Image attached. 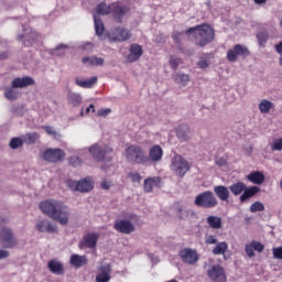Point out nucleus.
<instances>
[{"instance_id": "obj_53", "label": "nucleus", "mask_w": 282, "mask_h": 282, "mask_svg": "<svg viewBox=\"0 0 282 282\" xmlns=\"http://www.w3.org/2000/svg\"><path fill=\"white\" fill-rule=\"evenodd\" d=\"M273 257H274V259L282 260V247H278V248L273 249Z\"/></svg>"}, {"instance_id": "obj_6", "label": "nucleus", "mask_w": 282, "mask_h": 282, "mask_svg": "<svg viewBox=\"0 0 282 282\" xmlns=\"http://www.w3.org/2000/svg\"><path fill=\"white\" fill-rule=\"evenodd\" d=\"M170 169L176 177H184L191 171V163L184 156L175 154L171 161Z\"/></svg>"}, {"instance_id": "obj_3", "label": "nucleus", "mask_w": 282, "mask_h": 282, "mask_svg": "<svg viewBox=\"0 0 282 282\" xmlns=\"http://www.w3.org/2000/svg\"><path fill=\"white\" fill-rule=\"evenodd\" d=\"M131 9L127 6H123L120 2H112L111 4H107V2H100L96 7L97 14H101L102 17L107 14H112L113 20L116 23H122V19H124V14Z\"/></svg>"}, {"instance_id": "obj_27", "label": "nucleus", "mask_w": 282, "mask_h": 282, "mask_svg": "<svg viewBox=\"0 0 282 282\" xmlns=\"http://www.w3.org/2000/svg\"><path fill=\"white\" fill-rule=\"evenodd\" d=\"M175 213H176V217L181 221H184V220L188 219V217H194V215H195V212H193L191 209H186L182 205H176Z\"/></svg>"}, {"instance_id": "obj_18", "label": "nucleus", "mask_w": 282, "mask_h": 282, "mask_svg": "<svg viewBox=\"0 0 282 282\" xmlns=\"http://www.w3.org/2000/svg\"><path fill=\"white\" fill-rule=\"evenodd\" d=\"M34 85V79L30 76L17 77L11 82L13 89H23V87H30Z\"/></svg>"}, {"instance_id": "obj_2", "label": "nucleus", "mask_w": 282, "mask_h": 282, "mask_svg": "<svg viewBox=\"0 0 282 282\" xmlns=\"http://www.w3.org/2000/svg\"><path fill=\"white\" fill-rule=\"evenodd\" d=\"M185 34H193L195 45L198 47H206L215 41V29L206 23L187 29Z\"/></svg>"}, {"instance_id": "obj_9", "label": "nucleus", "mask_w": 282, "mask_h": 282, "mask_svg": "<svg viewBox=\"0 0 282 282\" xmlns=\"http://www.w3.org/2000/svg\"><path fill=\"white\" fill-rule=\"evenodd\" d=\"M108 36L110 41L124 43V41H129V39H131L133 34L131 33V31L127 30L126 28L117 26V28H113L108 33Z\"/></svg>"}, {"instance_id": "obj_56", "label": "nucleus", "mask_w": 282, "mask_h": 282, "mask_svg": "<svg viewBox=\"0 0 282 282\" xmlns=\"http://www.w3.org/2000/svg\"><path fill=\"white\" fill-rule=\"evenodd\" d=\"M275 52L282 56V41L278 44H275Z\"/></svg>"}, {"instance_id": "obj_15", "label": "nucleus", "mask_w": 282, "mask_h": 282, "mask_svg": "<svg viewBox=\"0 0 282 282\" xmlns=\"http://www.w3.org/2000/svg\"><path fill=\"white\" fill-rule=\"evenodd\" d=\"M98 239H100V234H96V232L87 234L79 241L80 250H83V248H88L89 250H94V248H96V246L98 245Z\"/></svg>"}, {"instance_id": "obj_17", "label": "nucleus", "mask_w": 282, "mask_h": 282, "mask_svg": "<svg viewBox=\"0 0 282 282\" xmlns=\"http://www.w3.org/2000/svg\"><path fill=\"white\" fill-rule=\"evenodd\" d=\"M162 158H164V150H162V147L158 144L152 145L147 155L148 162L156 164V162H162Z\"/></svg>"}, {"instance_id": "obj_40", "label": "nucleus", "mask_w": 282, "mask_h": 282, "mask_svg": "<svg viewBox=\"0 0 282 282\" xmlns=\"http://www.w3.org/2000/svg\"><path fill=\"white\" fill-rule=\"evenodd\" d=\"M228 250V242L223 241L217 243V246L213 249V254H226Z\"/></svg>"}, {"instance_id": "obj_64", "label": "nucleus", "mask_w": 282, "mask_h": 282, "mask_svg": "<svg viewBox=\"0 0 282 282\" xmlns=\"http://www.w3.org/2000/svg\"><path fill=\"white\" fill-rule=\"evenodd\" d=\"M24 45L29 46L30 44H26V43L24 42Z\"/></svg>"}, {"instance_id": "obj_14", "label": "nucleus", "mask_w": 282, "mask_h": 282, "mask_svg": "<svg viewBox=\"0 0 282 282\" xmlns=\"http://www.w3.org/2000/svg\"><path fill=\"white\" fill-rule=\"evenodd\" d=\"M113 228L117 232L121 235H131V232H135V226L131 220L128 219H119L115 223Z\"/></svg>"}, {"instance_id": "obj_20", "label": "nucleus", "mask_w": 282, "mask_h": 282, "mask_svg": "<svg viewBox=\"0 0 282 282\" xmlns=\"http://www.w3.org/2000/svg\"><path fill=\"white\" fill-rule=\"evenodd\" d=\"M142 46L139 44H131L130 54L127 56L128 63H135V61H140V56H142Z\"/></svg>"}, {"instance_id": "obj_30", "label": "nucleus", "mask_w": 282, "mask_h": 282, "mask_svg": "<svg viewBox=\"0 0 282 282\" xmlns=\"http://www.w3.org/2000/svg\"><path fill=\"white\" fill-rule=\"evenodd\" d=\"M260 189L257 186L248 187L246 185V189L243 191L242 195L239 197L240 203L245 204V202H247L248 199H251V197H254V195H257Z\"/></svg>"}, {"instance_id": "obj_25", "label": "nucleus", "mask_w": 282, "mask_h": 282, "mask_svg": "<svg viewBox=\"0 0 282 282\" xmlns=\"http://www.w3.org/2000/svg\"><path fill=\"white\" fill-rule=\"evenodd\" d=\"M98 83V76H93L89 79H80V78H75V84L77 87H82V89H91L94 85Z\"/></svg>"}, {"instance_id": "obj_4", "label": "nucleus", "mask_w": 282, "mask_h": 282, "mask_svg": "<svg viewBox=\"0 0 282 282\" xmlns=\"http://www.w3.org/2000/svg\"><path fill=\"white\" fill-rule=\"evenodd\" d=\"M124 158L129 164H149L147 152L140 145L132 144L126 148Z\"/></svg>"}, {"instance_id": "obj_47", "label": "nucleus", "mask_w": 282, "mask_h": 282, "mask_svg": "<svg viewBox=\"0 0 282 282\" xmlns=\"http://www.w3.org/2000/svg\"><path fill=\"white\" fill-rule=\"evenodd\" d=\"M182 36H184V32H175L172 34V39L176 45H181L182 43Z\"/></svg>"}, {"instance_id": "obj_5", "label": "nucleus", "mask_w": 282, "mask_h": 282, "mask_svg": "<svg viewBox=\"0 0 282 282\" xmlns=\"http://www.w3.org/2000/svg\"><path fill=\"white\" fill-rule=\"evenodd\" d=\"M88 151L96 162H105V160L111 162V160H113V156H111L113 154V148L110 145L101 147L100 144L95 143L88 148Z\"/></svg>"}, {"instance_id": "obj_28", "label": "nucleus", "mask_w": 282, "mask_h": 282, "mask_svg": "<svg viewBox=\"0 0 282 282\" xmlns=\"http://www.w3.org/2000/svg\"><path fill=\"white\" fill-rule=\"evenodd\" d=\"M191 133V128L186 123H182L176 128V137L181 142H186L188 140V134Z\"/></svg>"}, {"instance_id": "obj_42", "label": "nucleus", "mask_w": 282, "mask_h": 282, "mask_svg": "<svg viewBox=\"0 0 282 282\" xmlns=\"http://www.w3.org/2000/svg\"><path fill=\"white\" fill-rule=\"evenodd\" d=\"M265 210V206L261 202H256L250 206V213H261Z\"/></svg>"}, {"instance_id": "obj_54", "label": "nucleus", "mask_w": 282, "mask_h": 282, "mask_svg": "<svg viewBox=\"0 0 282 282\" xmlns=\"http://www.w3.org/2000/svg\"><path fill=\"white\" fill-rule=\"evenodd\" d=\"M43 129L48 135H56L55 129L51 126H44Z\"/></svg>"}, {"instance_id": "obj_21", "label": "nucleus", "mask_w": 282, "mask_h": 282, "mask_svg": "<svg viewBox=\"0 0 282 282\" xmlns=\"http://www.w3.org/2000/svg\"><path fill=\"white\" fill-rule=\"evenodd\" d=\"M47 268L52 274L63 275L65 274V267L63 265V262L52 259L47 263Z\"/></svg>"}, {"instance_id": "obj_48", "label": "nucleus", "mask_w": 282, "mask_h": 282, "mask_svg": "<svg viewBox=\"0 0 282 282\" xmlns=\"http://www.w3.org/2000/svg\"><path fill=\"white\" fill-rule=\"evenodd\" d=\"M197 65L200 69H207V67H209L210 63L206 59V57H200Z\"/></svg>"}, {"instance_id": "obj_49", "label": "nucleus", "mask_w": 282, "mask_h": 282, "mask_svg": "<svg viewBox=\"0 0 282 282\" xmlns=\"http://www.w3.org/2000/svg\"><path fill=\"white\" fill-rule=\"evenodd\" d=\"M69 164L70 166H80V164H83V160L78 156H72L69 158Z\"/></svg>"}, {"instance_id": "obj_1", "label": "nucleus", "mask_w": 282, "mask_h": 282, "mask_svg": "<svg viewBox=\"0 0 282 282\" xmlns=\"http://www.w3.org/2000/svg\"><path fill=\"white\" fill-rule=\"evenodd\" d=\"M40 210L53 221H57L61 226H67L69 223V212L65 209V205L61 200L46 199L40 203Z\"/></svg>"}, {"instance_id": "obj_12", "label": "nucleus", "mask_w": 282, "mask_h": 282, "mask_svg": "<svg viewBox=\"0 0 282 282\" xmlns=\"http://www.w3.org/2000/svg\"><path fill=\"white\" fill-rule=\"evenodd\" d=\"M68 186L73 191H78L79 193H89V191H94V183L89 178H84L79 182L69 181Z\"/></svg>"}, {"instance_id": "obj_23", "label": "nucleus", "mask_w": 282, "mask_h": 282, "mask_svg": "<svg viewBox=\"0 0 282 282\" xmlns=\"http://www.w3.org/2000/svg\"><path fill=\"white\" fill-rule=\"evenodd\" d=\"M265 249V247L263 246V243L259 242V241H251L249 245H246V253L248 254L249 258L254 257V250L257 252H263V250Z\"/></svg>"}, {"instance_id": "obj_51", "label": "nucleus", "mask_w": 282, "mask_h": 282, "mask_svg": "<svg viewBox=\"0 0 282 282\" xmlns=\"http://www.w3.org/2000/svg\"><path fill=\"white\" fill-rule=\"evenodd\" d=\"M109 113H111V109H109V108L100 109L97 111V116L99 118H105V117L109 116Z\"/></svg>"}, {"instance_id": "obj_10", "label": "nucleus", "mask_w": 282, "mask_h": 282, "mask_svg": "<svg viewBox=\"0 0 282 282\" xmlns=\"http://www.w3.org/2000/svg\"><path fill=\"white\" fill-rule=\"evenodd\" d=\"M43 160H45V162H50L51 164L63 162V160H65V151L62 149H47L43 153Z\"/></svg>"}, {"instance_id": "obj_26", "label": "nucleus", "mask_w": 282, "mask_h": 282, "mask_svg": "<svg viewBox=\"0 0 282 282\" xmlns=\"http://www.w3.org/2000/svg\"><path fill=\"white\" fill-rule=\"evenodd\" d=\"M36 229L39 230V232H50V234H52V232H56L57 227H56V225L52 224L48 220H40L36 224Z\"/></svg>"}, {"instance_id": "obj_13", "label": "nucleus", "mask_w": 282, "mask_h": 282, "mask_svg": "<svg viewBox=\"0 0 282 282\" xmlns=\"http://www.w3.org/2000/svg\"><path fill=\"white\" fill-rule=\"evenodd\" d=\"M178 257H181L183 263H186L187 265H195V263L199 261V254H197L196 250L191 248L182 249L178 252Z\"/></svg>"}, {"instance_id": "obj_62", "label": "nucleus", "mask_w": 282, "mask_h": 282, "mask_svg": "<svg viewBox=\"0 0 282 282\" xmlns=\"http://www.w3.org/2000/svg\"><path fill=\"white\" fill-rule=\"evenodd\" d=\"M0 224H6V220L1 216H0Z\"/></svg>"}, {"instance_id": "obj_52", "label": "nucleus", "mask_w": 282, "mask_h": 282, "mask_svg": "<svg viewBox=\"0 0 282 282\" xmlns=\"http://www.w3.org/2000/svg\"><path fill=\"white\" fill-rule=\"evenodd\" d=\"M205 243H206L207 246H213V245L217 243V237H215V236H213V235L208 236V237L205 239Z\"/></svg>"}, {"instance_id": "obj_24", "label": "nucleus", "mask_w": 282, "mask_h": 282, "mask_svg": "<svg viewBox=\"0 0 282 282\" xmlns=\"http://www.w3.org/2000/svg\"><path fill=\"white\" fill-rule=\"evenodd\" d=\"M214 193L220 202H228V199H230V189L224 185L215 186Z\"/></svg>"}, {"instance_id": "obj_8", "label": "nucleus", "mask_w": 282, "mask_h": 282, "mask_svg": "<svg viewBox=\"0 0 282 282\" xmlns=\"http://www.w3.org/2000/svg\"><path fill=\"white\" fill-rule=\"evenodd\" d=\"M249 54L250 51L246 45L236 44L232 48L227 51V61H229V63H237L239 56L246 58Z\"/></svg>"}, {"instance_id": "obj_58", "label": "nucleus", "mask_w": 282, "mask_h": 282, "mask_svg": "<svg viewBox=\"0 0 282 282\" xmlns=\"http://www.w3.org/2000/svg\"><path fill=\"white\" fill-rule=\"evenodd\" d=\"M89 111H91L93 113L96 112V107L94 106V104L89 105V107L86 109V113H89Z\"/></svg>"}, {"instance_id": "obj_60", "label": "nucleus", "mask_w": 282, "mask_h": 282, "mask_svg": "<svg viewBox=\"0 0 282 282\" xmlns=\"http://www.w3.org/2000/svg\"><path fill=\"white\" fill-rule=\"evenodd\" d=\"M253 1H254V3H257V6H261V4L265 3V1H268V0H253Z\"/></svg>"}, {"instance_id": "obj_31", "label": "nucleus", "mask_w": 282, "mask_h": 282, "mask_svg": "<svg viewBox=\"0 0 282 282\" xmlns=\"http://www.w3.org/2000/svg\"><path fill=\"white\" fill-rule=\"evenodd\" d=\"M172 78L176 85H180L181 87H186L188 86V83H191V75L184 73H176Z\"/></svg>"}, {"instance_id": "obj_33", "label": "nucleus", "mask_w": 282, "mask_h": 282, "mask_svg": "<svg viewBox=\"0 0 282 282\" xmlns=\"http://www.w3.org/2000/svg\"><path fill=\"white\" fill-rule=\"evenodd\" d=\"M206 224L209 228H213V230H219L223 226L221 217L210 215L206 218Z\"/></svg>"}, {"instance_id": "obj_19", "label": "nucleus", "mask_w": 282, "mask_h": 282, "mask_svg": "<svg viewBox=\"0 0 282 282\" xmlns=\"http://www.w3.org/2000/svg\"><path fill=\"white\" fill-rule=\"evenodd\" d=\"M161 184H162V178H160V176L145 178L143 183L144 193H153V188H160Z\"/></svg>"}, {"instance_id": "obj_63", "label": "nucleus", "mask_w": 282, "mask_h": 282, "mask_svg": "<svg viewBox=\"0 0 282 282\" xmlns=\"http://www.w3.org/2000/svg\"><path fill=\"white\" fill-rule=\"evenodd\" d=\"M80 116H82V118H83V116H85V110L82 109Z\"/></svg>"}, {"instance_id": "obj_46", "label": "nucleus", "mask_w": 282, "mask_h": 282, "mask_svg": "<svg viewBox=\"0 0 282 282\" xmlns=\"http://www.w3.org/2000/svg\"><path fill=\"white\" fill-rule=\"evenodd\" d=\"M36 140H39V134L36 133H28L26 134V144H34V142H36Z\"/></svg>"}, {"instance_id": "obj_43", "label": "nucleus", "mask_w": 282, "mask_h": 282, "mask_svg": "<svg viewBox=\"0 0 282 282\" xmlns=\"http://www.w3.org/2000/svg\"><path fill=\"white\" fill-rule=\"evenodd\" d=\"M9 147L10 149H19L20 147H23V140H21V138H13L11 139Z\"/></svg>"}, {"instance_id": "obj_29", "label": "nucleus", "mask_w": 282, "mask_h": 282, "mask_svg": "<svg viewBox=\"0 0 282 282\" xmlns=\"http://www.w3.org/2000/svg\"><path fill=\"white\" fill-rule=\"evenodd\" d=\"M70 265L74 268H83V265H87L89 260H87V256L72 254L69 260Z\"/></svg>"}, {"instance_id": "obj_32", "label": "nucleus", "mask_w": 282, "mask_h": 282, "mask_svg": "<svg viewBox=\"0 0 282 282\" xmlns=\"http://www.w3.org/2000/svg\"><path fill=\"white\" fill-rule=\"evenodd\" d=\"M82 63H84V65H90L91 67H102L105 65V59L96 56L83 57Z\"/></svg>"}, {"instance_id": "obj_39", "label": "nucleus", "mask_w": 282, "mask_h": 282, "mask_svg": "<svg viewBox=\"0 0 282 282\" xmlns=\"http://www.w3.org/2000/svg\"><path fill=\"white\" fill-rule=\"evenodd\" d=\"M68 102L73 105V107H78V105L83 104V97L79 94L70 93L68 95Z\"/></svg>"}, {"instance_id": "obj_22", "label": "nucleus", "mask_w": 282, "mask_h": 282, "mask_svg": "<svg viewBox=\"0 0 282 282\" xmlns=\"http://www.w3.org/2000/svg\"><path fill=\"white\" fill-rule=\"evenodd\" d=\"M111 281V265L106 264L100 267L99 274L96 275V282H109Z\"/></svg>"}, {"instance_id": "obj_16", "label": "nucleus", "mask_w": 282, "mask_h": 282, "mask_svg": "<svg viewBox=\"0 0 282 282\" xmlns=\"http://www.w3.org/2000/svg\"><path fill=\"white\" fill-rule=\"evenodd\" d=\"M0 243L3 248H14L17 246V240L12 230L9 228H2L0 231Z\"/></svg>"}, {"instance_id": "obj_7", "label": "nucleus", "mask_w": 282, "mask_h": 282, "mask_svg": "<svg viewBox=\"0 0 282 282\" xmlns=\"http://www.w3.org/2000/svg\"><path fill=\"white\" fill-rule=\"evenodd\" d=\"M194 204L198 208H216L219 200L212 191H206L195 197Z\"/></svg>"}, {"instance_id": "obj_41", "label": "nucleus", "mask_w": 282, "mask_h": 282, "mask_svg": "<svg viewBox=\"0 0 282 282\" xmlns=\"http://www.w3.org/2000/svg\"><path fill=\"white\" fill-rule=\"evenodd\" d=\"M258 43L261 47L265 46V43H268V40L270 39V35L267 31H261L257 34Z\"/></svg>"}, {"instance_id": "obj_57", "label": "nucleus", "mask_w": 282, "mask_h": 282, "mask_svg": "<svg viewBox=\"0 0 282 282\" xmlns=\"http://www.w3.org/2000/svg\"><path fill=\"white\" fill-rule=\"evenodd\" d=\"M10 257V253L6 250H0V259H8Z\"/></svg>"}, {"instance_id": "obj_59", "label": "nucleus", "mask_w": 282, "mask_h": 282, "mask_svg": "<svg viewBox=\"0 0 282 282\" xmlns=\"http://www.w3.org/2000/svg\"><path fill=\"white\" fill-rule=\"evenodd\" d=\"M216 164H217L218 166H225L226 160H224V159L216 160Z\"/></svg>"}, {"instance_id": "obj_37", "label": "nucleus", "mask_w": 282, "mask_h": 282, "mask_svg": "<svg viewBox=\"0 0 282 282\" xmlns=\"http://www.w3.org/2000/svg\"><path fill=\"white\" fill-rule=\"evenodd\" d=\"M19 96H21L19 90H17V88H14L12 86L6 88V90H4V98L7 100H17V99H19Z\"/></svg>"}, {"instance_id": "obj_50", "label": "nucleus", "mask_w": 282, "mask_h": 282, "mask_svg": "<svg viewBox=\"0 0 282 282\" xmlns=\"http://www.w3.org/2000/svg\"><path fill=\"white\" fill-rule=\"evenodd\" d=\"M272 151H282V138L278 139L271 145Z\"/></svg>"}, {"instance_id": "obj_44", "label": "nucleus", "mask_w": 282, "mask_h": 282, "mask_svg": "<svg viewBox=\"0 0 282 282\" xmlns=\"http://www.w3.org/2000/svg\"><path fill=\"white\" fill-rule=\"evenodd\" d=\"M128 177H130L131 182H142V175L138 172H130L128 173Z\"/></svg>"}, {"instance_id": "obj_55", "label": "nucleus", "mask_w": 282, "mask_h": 282, "mask_svg": "<svg viewBox=\"0 0 282 282\" xmlns=\"http://www.w3.org/2000/svg\"><path fill=\"white\" fill-rule=\"evenodd\" d=\"M101 188H104V191H109V188H111V183L108 181H102Z\"/></svg>"}, {"instance_id": "obj_61", "label": "nucleus", "mask_w": 282, "mask_h": 282, "mask_svg": "<svg viewBox=\"0 0 282 282\" xmlns=\"http://www.w3.org/2000/svg\"><path fill=\"white\" fill-rule=\"evenodd\" d=\"M279 65L282 67V55L279 58Z\"/></svg>"}, {"instance_id": "obj_36", "label": "nucleus", "mask_w": 282, "mask_h": 282, "mask_svg": "<svg viewBox=\"0 0 282 282\" xmlns=\"http://www.w3.org/2000/svg\"><path fill=\"white\" fill-rule=\"evenodd\" d=\"M94 23L97 36H102L105 34V24L102 23L100 17L94 15Z\"/></svg>"}, {"instance_id": "obj_38", "label": "nucleus", "mask_w": 282, "mask_h": 282, "mask_svg": "<svg viewBox=\"0 0 282 282\" xmlns=\"http://www.w3.org/2000/svg\"><path fill=\"white\" fill-rule=\"evenodd\" d=\"M274 107V104H272L268 99H262L259 104L260 113H270V109Z\"/></svg>"}, {"instance_id": "obj_45", "label": "nucleus", "mask_w": 282, "mask_h": 282, "mask_svg": "<svg viewBox=\"0 0 282 282\" xmlns=\"http://www.w3.org/2000/svg\"><path fill=\"white\" fill-rule=\"evenodd\" d=\"M182 63V58L180 57H171L170 58V67H172V69H177V66Z\"/></svg>"}, {"instance_id": "obj_35", "label": "nucleus", "mask_w": 282, "mask_h": 282, "mask_svg": "<svg viewBox=\"0 0 282 282\" xmlns=\"http://www.w3.org/2000/svg\"><path fill=\"white\" fill-rule=\"evenodd\" d=\"M230 193L235 195V197L241 195L246 191V183L237 182L229 186Z\"/></svg>"}, {"instance_id": "obj_11", "label": "nucleus", "mask_w": 282, "mask_h": 282, "mask_svg": "<svg viewBox=\"0 0 282 282\" xmlns=\"http://www.w3.org/2000/svg\"><path fill=\"white\" fill-rule=\"evenodd\" d=\"M207 276L214 282H226V271L224 267L214 264L207 270Z\"/></svg>"}, {"instance_id": "obj_34", "label": "nucleus", "mask_w": 282, "mask_h": 282, "mask_svg": "<svg viewBox=\"0 0 282 282\" xmlns=\"http://www.w3.org/2000/svg\"><path fill=\"white\" fill-rule=\"evenodd\" d=\"M247 180L252 184H263L265 182V175L261 172H251L247 175Z\"/></svg>"}]
</instances>
